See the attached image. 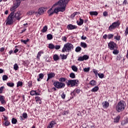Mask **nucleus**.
<instances>
[{"label":"nucleus","mask_w":128,"mask_h":128,"mask_svg":"<svg viewBox=\"0 0 128 128\" xmlns=\"http://www.w3.org/2000/svg\"><path fill=\"white\" fill-rule=\"evenodd\" d=\"M78 80H68V82H66L68 86H70L71 88L75 86H78Z\"/></svg>","instance_id":"nucleus-6"},{"label":"nucleus","mask_w":128,"mask_h":128,"mask_svg":"<svg viewBox=\"0 0 128 128\" xmlns=\"http://www.w3.org/2000/svg\"><path fill=\"white\" fill-rule=\"evenodd\" d=\"M82 50V48L80 46H78L76 48L75 51L76 52H80Z\"/></svg>","instance_id":"nucleus-34"},{"label":"nucleus","mask_w":128,"mask_h":128,"mask_svg":"<svg viewBox=\"0 0 128 128\" xmlns=\"http://www.w3.org/2000/svg\"><path fill=\"white\" fill-rule=\"evenodd\" d=\"M70 77L71 78H76V74H74V73L72 72L70 74Z\"/></svg>","instance_id":"nucleus-33"},{"label":"nucleus","mask_w":128,"mask_h":128,"mask_svg":"<svg viewBox=\"0 0 128 128\" xmlns=\"http://www.w3.org/2000/svg\"><path fill=\"white\" fill-rule=\"evenodd\" d=\"M0 102L2 104H6V100H4V96H0Z\"/></svg>","instance_id":"nucleus-24"},{"label":"nucleus","mask_w":128,"mask_h":128,"mask_svg":"<svg viewBox=\"0 0 128 128\" xmlns=\"http://www.w3.org/2000/svg\"><path fill=\"white\" fill-rule=\"evenodd\" d=\"M38 76H39V78H38L37 80H38V82H40V80H42V78H44V74L41 73L38 74Z\"/></svg>","instance_id":"nucleus-16"},{"label":"nucleus","mask_w":128,"mask_h":128,"mask_svg":"<svg viewBox=\"0 0 128 128\" xmlns=\"http://www.w3.org/2000/svg\"><path fill=\"white\" fill-rule=\"evenodd\" d=\"M20 42H23V44H26V42H30V39H27L26 40H21Z\"/></svg>","instance_id":"nucleus-36"},{"label":"nucleus","mask_w":128,"mask_h":128,"mask_svg":"<svg viewBox=\"0 0 128 128\" xmlns=\"http://www.w3.org/2000/svg\"><path fill=\"white\" fill-rule=\"evenodd\" d=\"M60 56H62V60H66V58H68V55L60 54Z\"/></svg>","instance_id":"nucleus-41"},{"label":"nucleus","mask_w":128,"mask_h":128,"mask_svg":"<svg viewBox=\"0 0 128 128\" xmlns=\"http://www.w3.org/2000/svg\"><path fill=\"white\" fill-rule=\"evenodd\" d=\"M98 76H99L100 78H104V74H98Z\"/></svg>","instance_id":"nucleus-42"},{"label":"nucleus","mask_w":128,"mask_h":128,"mask_svg":"<svg viewBox=\"0 0 128 128\" xmlns=\"http://www.w3.org/2000/svg\"><path fill=\"white\" fill-rule=\"evenodd\" d=\"M35 100H36V102H38V104H42V99L40 98V97L36 96L35 97Z\"/></svg>","instance_id":"nucleus-19"},{"label":"nucleus","mask_w":128,"mask_h":128,"mask_svg":"<svg viewBox=\"0 0 128 128\" xmlns=\"http://www.w3.org/2000/svg\"><path fill=\"white\" fill-rule=\"evenodd\" d=\"M80 46H82V48H88V44H86V43L84 42H81Z\"/></svg>","instance_id":"nucleus-21"},{"label":"nucleus","mask_w":128,"mask_h":128,"mask_svg":"<svg viewBox=\"0 0 128 128\" xmlns=\"http://www.w3.org/2000/svg\"><path fill=\"white\" fill-rule=\"evenodd\" d=\"M34 12L31 10V11L27 12L26 14H28V16H32L34 14Z\"/></svg>","instance_id":"nucleus-47"},{"label":"nucleus","mask_w":128,"mask_h":128,"mask_svg":"<svg viewBox=\"0 0 128 128\" xmlns=\"http://www.w3.org/2000/svg\"><path fill=\"white\" fill-rule=\"evenodd\" d=\"M36 94V90H32L30 92V96H34Z\"/></svg>","instance_id":"nucleus-44"},{"label":"nucleus","mask_w":128,"mask_h":128,"mask_svg":"<svg viewBox=\"0 0 128 128\" xmlns=\"http://www.w3.org/2000/svg\"><path fill=\"white\" fill-rule=\"evenodd\" d=\"M102 105L104 108H108L110 106V103L108 101H105L102 102Z\"/></svg>","instance_id":"nucleus-14"},{"label":"nucleus","mask_w":128,"mask_h":128,"mask_svg":"<svg viewBox=\"0 0 128 128\" xmlns=\"http://www.w3.org/2000/svg\"><path fill=\"white\" fill-rule=\"evenodd\" d=\"M8 79V77L6 75H3L2 76V80H6Z\"/></svg>","instance_id":"nucleus-40"},{"label":"nucleus","mask_w":128,"mask_h":128,"mask_svg":"<svg viewBox=\"0 0 128 128\" xmlns=\"http://www.w3.org/2000/svg\"><path fill=\"white\" fill-rule=\"evenodd\" d=\"M66 36H62V40H63V42H66Z\"/></svg>","instance_id":"nucleus-51"},{"label":"nucleus","mask_w":128,"mask_h":128,"mask_svg":"<svg viewBox=\"0 0 128 128\" xmlns=\"http://www.w3.org/2000/svg\"><path fill=\"white\" fill-rule=\"evenodd\" d=\"M114 51L112 52V53L114 54H118V50H113Z\"/></svg>","instance_id":"nucleus-46"},{"label":"nucleus","mask_w":128,"mask_h":128,"mask_svg":"<svg viewBox=\"0 0 128 128\" xmlns=\"http://www.w3.org/2000/svg\"><path fill=\"white\" fill-rule=\"evenodd\" d=\"M93 72L96 74V76L98 74V70H96L94 69L93 70Z\"/></svg>","instance_id":"nucleus-62"},{"label":"nucleus","mask_w":128,"mask_h":128,"mask_svg":"<svg viewBox=\"0 0 128 128\" xmlns=\"http://www.w3.org/2000/svg\"><path fill=\"white\" fill-rule=\"evenodd\" d=\"M77 24L78 26H82L84 24V20L82 19V18H80V22L77 21Z\"/></svg>","instance_id":"nucleus-23"},{"label":"nucleus","mask_w":128,"mask_h":128,"mask_svg":"<svg viewBox=\"0 0 128 128\" xmlns=\"http://www.w3.org/2000/svg\"><path fill=\"white\" fill-rule=\"evenodd\" d=\"M0 52H4V48H0Z\"/></svg>","instance_id":"nucleus-63"},{"label":"nucleus","mask_w":128,"mask_h":128,"mask_svg":"<svg viewBox=\"0 0 128 128\" xmlns=\"http://www.w3.org/2000/svg\"><path fill=\"white\" fill-rule=\"evenodd\" d=\"M88 55H84L83 56H80L78 58V60L79 62H84V60H88Z\"/></svg>","instance_id":"nucleus-10"},{"label":"nucleus","mask_w":128,"mask_h":128,"mask_svg":"<svg viewBox=\"0 0 128 128\" xmlns=\"http://www.w3.org/2000/svg\"><path fill=\"white\" fill-rule=\"evenodd\" d=\"M84 70L85 72H90V68H84Z\"/></svg>","instance_id":"nucleus-52"},{"label":"nucleus","mask_w":128,"mask_h":128,"mask_svg":"<svg viewBox=\"0 0 128 128\" xmlns=\"http://www.w3.org/2000/svg\"><path fill=\"white\" fill-rule=\"evenodd\" d=\"M120 118V116H118L114 119V122H118Z\"/></svg>","instance_id":"nucleus-25"},{"label":"nucleus","mask_w":128,"mask_h":128,"mask_svg":"<svg viewBox=\"0 0 128 128\" xmlns=\"http://www.w3.org/2000/svg\"><path fill=\"white\" fill-rule=\"evenodd\" d=\"M6 84L8 86H10V88H14V84L12 83V82H7Z\"/></svg>","instance_id":"nucleus-28"},{"label":"nucleus","mask_w":128,"mask_h":128,"mask_svg":"<svg viewBox=\"0 0 128 128\" xmlns=\"http://www.w3.org/2000/svg\"><path fill=\"white\" fill-rule=\"evenodd\" d=\"M22 118H28V114L26 113H24L22 114Z\"/></svg>","instance_id":"nucleus-53"},{"label":"nucleus","mask_w":128,"mask_h":128,"mask_svg":"<svg viewBox=\"0 0 128 128\" xmlns=\"http://www.w3.org/2000/svg\"><path fill=\"white\" fill-rule=\"evenodd\" d=\"M21 1L18 0H16L15 3L12 5V8H10V11L14 12V10H16L17 8H18L20 4Z\"/></svg>","instance_id":"nucleus-8"},{"label":"nucleus","mask_w":128,"mask_h":128,"mask_svg":"<svg viewBox=\"0 0 128 128\" xmlns=\"http://www.w3.org/2000/svg\"><path fill=\"white\" fill-rule=\"evenodd\" d=\"M18 86H22V82L20 81H18L17 82V88H18Z\"/></svg>","instance_id":"nucleus-37"},{"label":"nucleus","mask_w":128,"mask_h":128,"mask_svg":"<svg viewBox=\"0 0 128 128\" xmlns=\"http://www.w3.org/2000/svg\"><path fill=\"white\" fill-rule=\"evenodd\" d=\"M61 96H62V98H63V100L65 98H66V94H64V92H63L61 94Z\"/></svg>","instance_id":"nucleus-59"},{"label":"nucleus","mask_w":128,"mask_h":128,"mask_svg":"<svg viewBox=\"0 0 128 128\" xmlns=\"http://www.w3.org/2000/svg\"><path fill=\"white\" fill-rule=\"evenodd\" d=\"M48 30V26H45L41 30L42 32H46Z\"/></svg>","instance_id":"nucleus-30"},{"label":"nucleus","mask_w":128,"mask_h":128,"mask_svg":"<svg viewBox=\"0 0 128 128\" xmlns=\"http://www.w3.org/2000/svg\"><path fill=\"white\" fill-rule=\"evenodd\" d=\"M120 21L118 20L116 22H113L112 24L109 26V30H114L115 28H116L118 26H120Z\"/></svg>","instance_id":"nucleus-7"},{"label":"nucleus","mask_w":128,"mask_h":128,"mask_svg":"<svg viewBox=\"0 0 128 128\" xmlns=\"http://www.w3.org/2000/svg\"><path fill=\"white\" fill-rule=\"evenodd\" d=\"M115 39H116V40H120V36H116L115 37Z\"/></svg>","instance_id":"nucleus-56"},{"label":"nucleus","mask_w":128,"mask_h":128,"mask_svg":"<svg viewBox=\"0 0 128 128\" xmlns=\"http://www.w3.org/2000/svg\"><path fill=\"white\" fill-rule=\"evenodd\" d=\"M28 86L30 88H32V81H30L28 82Z\"/></svg>","instance_id":"nucleus-50"},{"label":"nucleus","mask_w":128,"mask_h":128,"mask_svg":"<svg viewBox=\"0 0 128 128\" xmlns=\"http://www.w3.org/2000/svg\"><path fill=\"white\" fill-rule=\"evenodd\" d=\"M78 28V26H76L74 25H72V24H69L67 26L66 28H68V30H74V29L76 28Z\"/></svg>","instance_id":"nucleus-12"},{"label":"nucleus","mask_w":128,"mask_h":128,"mask_svg":"<svg viewBox=\"0 0 128 128\" xmlns=\"http://www.w3.org/2000/svg\"><path fill=\"white\" fill-rule=\"evenodd\" d=\"M128 124V122H126V120H123L122 122H121V124L122 126H124V124Z\"/></svg>","instance_id":"nucleus-48"},{"label":"nucleus","mask_w":128,"mask_h":128,"mask_svg":"<svg viewBox=\"0 0 128 128\" xmlns=\"http://www.w3.org/2000/svg\"><path fill=\"white\" fill-rule=\"evenodd\" d=\"M14 70H18V66L17 64H15L14 66Z\"/></svg>","instance_id":"nucleus-39"},{"label":"nucleus","mask_w":128,"mask_h":128,"mask_svg":"<svg viewBox=\"0 0 128 128\" xmlns=\"http://www.w3.org/2000/svg\"><path fill=\"white\" fill-rule=\"evenodd\" d=\"M72 48L74 50V45L70 43H67L64 44V46L62 49V52H70Z\"/></svg>","instance_id":"nucleus-3"},{"label":"nucleus","mask_w":128,"mask_h":128,"mask_svg":"<svg viewBox=\"0 0 128 128\" xmlns=\"http://www.w3.org/2000/svg\"><path fill=\"white\" fill-rule=\"evenodd\" d=\"M125 108L126 105L124 104V101H120L116 106V110H117L118 112H120L124 110Z\"/></svg>","instance_id":"nucleus-4"},{"label":"nucleus","mask_w":128,"mask_h":128,"mask_svg":"<svg viewBox=\"0 0 128 128\" xmlns=\"http://www.w3.org/2000/svg\"><path fill=\"white\" fill-rule=\"evenodd\" d=\"M68 2H70V0H60L58 2L54 4L53 7L56 6H59L54 10V14H58L59 12H64L66 10V4H68Z\"/></svg>","instance_id":"nucleus-1"},{"label":"nucleus","mask_w":128,"mask_h":128,"mask_svg":"<svg viewBox=\"0 0 128 128\" xmlns=\"http://www.w3.org/2000/svg\"><path fill=\"white\" fill-rule=\"evenodd\" d=\"M121 59H122V57L118 55L116 56V60H120Z\"/></svg>","instance_id":"nucleus-55"},{"label":"nucleus","mask_w":128,"mask_h":128,"mask_svg":"<svg viewBox=\"0 0 128 128\" xmlns=\"http://www.w3.org/2000/svg\"><path fill=\"white\" fill-rule=\"evenodd\" d=\"M54 124H56V121L52 120L50 122L49 126H48V128H52Z\"/></svg>","instance_id":"nucleus-22"},{"label":"nucleus","mask_w":128,"mask_h":128,"mask_svg":"<svg viewBox=\"0 0 128 128\" xmlns=\"http://www.w3.org/2000/svg\"><path fill=\"white\" fill-rule=\"evenodd\" d=\"M4 86H2L0 88V94H2V91L4 90Z\"/></svg>","instance_id":"nucleus-58"},{"label":"nucleus","mask_w":128,"mask_h":128,"mask_svg":"<svg viewBox=\"0 0 128 128\" xmlns=\"http://www.w3.org/2000/svg\"><path fill=\"white\" fill-rule=\"evenodd\" d=\"M58 81L55 82H54L53 84L56 88H64L66 86V84L64 82L66 80V79L64 78H60L58 79Z\"/></svg>","instance_id":"nucleus-2"},{"label":"nucleus","mask_w":128,"mask_h":128,"mask_svg":"<svg viewBox=\"0 0 128 128\" xmlns=\"http://www.w3.org/2000/svg\"><path fill=\"white\" fill-rule=\"evenodd\" d=\"M6 112V108L3 106H0V112Z\"/></svg>","instance_id":"nucleus-43"},{"label":"nucleus","mask_w":128,"mask_h":128,"mask_svg":"<svg viewBox=\"0 0 128 128\" xmlns=\"http://www.w3.org/2000/svg\"><path fill=\"white\" fill-rule=\"evenodd\" d=\"M116 44L114 42L111 41L108 44V48L110 50H114L116 48Z\"/></svg>","instance_id":"nucleus-9"},{"label":"nucleus","mask_w":128,"mask_h":128,"mask_svg":"<svg viewBox=\"0 0 128 128\" xmlns=\"http://www.w3.org/2000/svg\"><path fill=\"white\" fill-rule=\"evenodd\" d=\"M98 90H99L98 86H96L95 87L92 88V90H90V91L92 92H98Z\"/></svg>","instance_id":"nucleus-20"},{"label":"nucleus","mask_w":128,"mask_h":128,"mask_svg":"<svg viewBox=\"0 0 128 128\" xmlns=\"http://www.w3.org/2000/svg\"><path fill=\"white\" fill-rule=\"evenodd\" d=\"M55 50H60V45H56L54 46Z\"/></svg>","instance_id":"nucleus-54"},{"label":"nucleus","mask_w":128,"mask_h":128,"mask_svg":"<svg viewBox=\"0 0 128 128\" xmlns=\"http://www.w3.org/2000/svg\"><path fill=\"white\" fill-rule=\"evenodd\" d=\"M12 122L13 124H16L18 122V120H16L15 118H12Z\"/></svg>","instance_id":"nucleus-35"},{"label":"nucleus","mask_w":128,"mask_h":128,"mask_svg":"<svg viewBox=\"0 0 128 128\" xmlns=\"http://www.w3.org/2000/svg\"><path fill=\"white\" fill-rule=\"evenodd\" d=\"M54 76H56V74L54 72H50V74H48L46 82H48V80H50V78H54Z\"/></svg>","instance_id":"nucleus-13"},{"label":"nucleus","mask_w":128,"mask_h":128,"mask_svg":"<svg viewBox=\"0 0 128 128\" xmlns=\"http://www.w3.org/2000/svg\"><path fill=\"white\" fill-rule=\"evenodd\" d=\"M90 16H98V12H90Z\"/></svg>","instance_id":"nucleus-29"},{"label":"nucleus","mask_w":128,"mask_h":128,"mask_svg":"<svg viewBox=\"0 0 128 128\" xmlns=\"http://www.w3.org/2000/svg\"><path fill=\"white\" fill-rule=\"evenodd\" d=\"M44 54V52L42 51L39 52L37 55V58H38V60H40V58L42 56V54Z\"/></svg>","instance_id":"nucleus-27"},{"label":"nucleus","mask_w":128,"mask_h":128,"mask_svg":"<svg viewBox=\"0 0 128 128\" xmlns=\"http://www.w3.org/2000/svg\"><path fill=\"white\" fill-rule=\"evenodd\" d=\"M48 48H50V50H54V45L52 44H48Z\"/></svg>","instance_id":"nucleus-31"},{"label":"nucleus","mask_w":128,"mask_h":128,"mask_svg":"<svg viewBox=\"0 0 128 128\" xmlns=\"http://www.w3.org/2000/svg\"><path fill=\"white\" fill-rule=\"evenodd\" d=\"M10 122H8V120H6L5 121V122L4 124L6 126H10Z\"/></svg>","instance_id":"nucleus-49"},{"label":"nucleus","mask_w":128,"mask_h":128,"mask_svg":"<svg viewBox=\"0 0 128 128\" xmlns=\"http://www.w3.org/2000/svg\"><path fill=\"white\" fill-rule=\"evenodd\" d=\"M71 96H76V91L75 90H74L71 92Z\"/></svg>","instance_id":"nucleus-61"},{"label":"nucleus","mask_w":128,"mask_h":128,"mask_svg":"<svg viewBox=\"0 0 128 128\" xmlns=\"http://www.w3.org/2000/svg\"><path fill=\"white\" fill-rule=\"evenodd\" d=\"M89 84L92 86H96V82L94 80H92L90 82Z\"/></svg>","instance_id":"nucleus-18"},{"label":"nucleus","mask_w":128,"mask_h":128,"mask_svg":"<svg viewBox=\"0 0 128 128\" xmlns=\"http://www.w3.org/2000/svg\"><path fill=\"white\" fill-rule=\"evenodd\" d=\"M103 16H108V12L105 11L103 12Z\"/></svg>","instance_id":"nucleus-57"},{"label":"nucleus","mask_w":128,"mask_h":128,"mask_svg":"<svg viewBox=\"0 0 128 128\" xmlns=\"http://www.w3.org/2000/svg\"><path fill=\"white\" fill-rule=\"evenodd\" d=\"M114 38V34H108V40H110V38Z\"/></svg>","instance_id":"nucleus-45"},{"label":"nucleus","mask_w":128,"mask_h":128,"mask_svg":"<svg viewBox=\"0 0 128 128\" xmlns=\"http://www.w3.org/2000/svg\"><path fill=\"white\" fill-rule=\"evenodd\" d=\"M72 69L74 70V72H78V68L76 66H72Z\"/></svg>","instance_id":"nucleus-32"},{"label":"nucleus","mask_w":128,"mask_h":128,"mask_svg":"<svg viewBox=\"0 0 128 128\" xmlns=\"http://www.w3.org/2000/svg\"><path fill=\"white\" fill-rule=\"evenodd\" d=\"M75 92L76 94H80V89H76L75 90Z\"/></svg>","instance_id":"nucleus-60"},{"label":"nucleus","mask_w":128,"mask_h":128,"mask_svg":"<svg viewBox=\"0 0 128 128\" xmlns=\"http://www.w3.org/2000/svg\"><path fill=\"white\" fill-rule=\"evenodd\" d=\"M125 34L126 36H128V27L126 28V30L125 31Z\"/></svg>","instance_id":"nucleus-64"},{"label":"nucleus","mask_w":128,"mask_h":128,"mask_svg":"<svg viewBox=\"0 0 128 128\" xmlns=\"http://www.w3.org/2000/svg\"><path fill=\"white\" fill-rule=\"evenodd\" d=\"M47 38L49 40H52V35L51 34H48L47 35Z\"/></svg>","instance_id":"nucleus-38"},{"label":"nucleus","mask_w":128,"mask_h":128,"mask_svg":"<svg viewBox=\"0 0 128 128\" xmlns=\"http://www.w3.org/2000/svg\"><path fill=\"white\" fill-rule=\"evenodd\" d=\"M14 18H15L16 20H20V18H22V17H20V12L18 11L15 14L14 13Z\"/></svg>","instance_id":"nucleus-11"},{"label":"nucleus","mask_w":128,"mask_h":128,"mask_svg":"<svg viewBox=\"0 0 128 128\" xmlns=\"http://www.w3.org/2000/svg\"><path fill=\"white\" fill-rule=\"evenodd\" d=\"M53 58L55 62H56V60H60V58H58V54H54L53 56Z\"/></svg>","instance_id":"nucleus-26"},{"label":"nucleus","mask_w":128,"mask_h":128,"mask_svg":"<svg viewBox=\"0 0 128 128\" xmlns=\"http://www.w3.org/2000/svg\"><path fill=\"white\" fill-rule=\"evenodd\" d=\"M49 16H52L54 14V10H52V8H50L48 12Z\"/></svg>","instance_id":"nucleus-17"},{"label":"nucleus","mask_w":128,"mask_h":128,"mask_svg":"<svg viewBox=\"0 0 128 128\" xmlns=\"http://www.w3.org/2000/svg\"><path fill=\"white\" fill-rule=\"evenodd\" d=\"M46 10V8H40L38 9V14H40H40H44V10Z\"/></svg>","instance_id":"nucleus-15"},{"label":"nucleus","mask_w":128,"mask_h":128,"mask_svg":"<svg viewBox=\"0 0 128 128\" xmlns=\"http://www.w3.org/2000/svg\"><path fill=\"white\" fill-rule=\"evenodd\" d=\"M14 12H12L9 16L7 18V20L6 22V24L10 25L14 24Z\"/></svg>","instance_id":"nucleus-5"}]
</instances>
